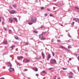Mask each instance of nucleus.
Wrapping results in <instances>:
<instances>
[{"mask_svg": "<svg viewBox=\"0 0 79 79\" xmlns=\"http://www.w3.org/2000/svg\"><path fill=\"white\" fill-rule=\"evenodd\" d=\"M36 22H37V18L34 16L32 17L31 20L28 22V23L30 25H32V24L35 23Z\"/></svg>", "mask_w": 79, "mask_h": 79, "instance_id": "1", "label": "nucleus"}, {"mask_svg": "<svg viewBox=\"0 0 79 79\" xmlns=\"http://www.w3.org/2000/svg\"><path fill=\"white\" fill-rule=\"evenodd\" d=\"M50 64H55L56 63V60L55 59H51L50 60Z\"/></svg>", "mask_w": 79, "mask_h": 79, "instance_id": "2", "label": "nucleus"}, {"mask_svg": "<svg viewBox=\"0 0 79 79\" xmlns=\"http://www.w3.org/2000/svg\"><path fill=\"white\" fill-rule=\"evenodd\" d=\"M23 61L24 63H29L30 62V60L25 58L23 60Z\"/></svg>", "mask_w": 79, "mask_h": 79, "instance_id": "3", "label": "nucleus"}, {"mask_svg": "<svg viewBox=\"0 0 79 79\" xmlns=\"http://www.w3.org/2000/svg\"><path fill=\"white\" fill-rule=\"evenodd\" d=\"M73 20L75 21L77 23H79V19L78 18L73 19Z\"/></svg>", "mask_w": 79, "mask_h": 79, "instance_id": "4", "label": "nucleus"}, {"mask_svg": "<svg viewBox=\"0 0 79 79\" xmlns=\"http://www.w3.org/2000/svg\"><path fill=\"white\" fill-rule=\"evenodd\" d=\"M9 20L10 21V23H12L13 22V19H12V17H10L9 18Z\"/></svg>", "mask_w": 79, "mask_h": 79, "instance_id": "5", "label": "nucleus"}, {"mask_svg": "<svg viewBox=\"0 0 79 79\" xmlns=\"http://www.w3.org/2000/svg\"><path fill=\"white\" fill-rule=\"evenodd\" d=\"M7 66H9V67H12V65L11 64L10 62H8L7 63Z\"/></svg>", "mask_w": 79, "mask_h": 79, "instance_id": "6", "label": "nucleus"}, {"mask_svg": "<svg viewBox=\"0 0 79 79\" xmlns=\"http://www.w3.org/2000/svg\"><path fill=\"white\" fill-rule=\"evenodd\" d=\"M9 71H10V72H11L12 71H13L14 70V69L11 68H10L9 69Z\"/></svg>", "mask_w": 79, "mask_h": 79, "instance_id": "7", "label": "nucleus"}, {"mask_svg": "<svg viewBox=\"0 0 79 79\" xmlns=\"http://www.w3.org/2000/svg\"><path fill=\"white\" fill-rule=\"evenodd\" d=\"M32 69L34 71H38V69L36 68H33Z\"/></svg>", "mask_w": 79, "mask_h": 79, "instance_id": "8", "label": "nucleus"}, {"mask_svg": "<svg viewBox=\"0 0 79 79\" xmlns=\"http://www.w3.org/2000/svg\"><path fill=\"white\" fill-rule=\"evenodd\" d=\"M10 13L11 14H14V13H15V10H12L10 12Z\"/></svg>", "mask_w": 79, "mask_h": 79, "instance_id": "9", "label": "nucleus"}, {"mask_svg": "<svg viewBox=\"0 0 79 79\" xmlns=\"http://www.w3.org/2000/svg\"><path fill=\"white\" fill-rule=\"evenodd\" d=\"M17 58L18 60H20V59H22V58H23V57L22 56H20L18 57Z\"/></svg>", "mask_w": 79, "mask_h": 79, "instance_id": "10", "label": "nucleus"}, {"mask_svg": "<svg viewBox=\"0 0 79 79\" xmlns=\"http://www.w3.org/2000/svg\"><path fill=\"white\" fill-rule=\"evenodd\" d=\"M44 36L41 34L40 35L39 37V38L40 39L42 38Z\"/></svg>", "mask_w": 79, "mask_h": 79, "instance_id": "11", "label": "nucleus"}, {"mask_svg": "<svg viewBox=\"0 0 79 79\" xmlns=\"http://www.w3.org/2000/svg\"><path fill=\"white\" fill-rule=\"evenodd\" d=\"M42 56L43 58H45V54H44V52H42Z\"/></svg>", "mask_w": 79, "mask_h": 79, "instance_id": "12", "label": "nucleus"}, {"mask_svg": "<svg viewBox=\"0 0 79 79\" xmlns=\"http://www.w3.org/2000/svg\"><path fill=\"white\" fill-rule=\"evenodd\" d=\"M15 38L16 39V40H18L19 39V38H18V36L15 35Z\"/></svg>", "mask_w": 79, "mask_h": 79, "instance_id": "13", "label": "nucleus"}, {"mask_svg": "<svg viewBox=\"0 0 79 79\" xmlns=\"http://www.w3.org/2000/svg\"><path fill=\"white\" fill-rule=\"evenodd\" d=\"M74 74V73H72V72H70L69 73V75L70 76V75H73Z\"/></svg>", "mask_w": 79, "mask_h": 79, "instance_id": "14", "label": "nucleus"}, {"mask_svg": "<svg viewBox=\"0 0 79 79\" xmlns=\"http://www.w3.org/2000/svg\"><path fill=\"white\" fill-rule=\"evenodd\" d=\"M40 39L41 40H45V39H46L43 36L42 38Z\"/></svg>", "mask_w": 79, "mask_h": 79, "instance_id": "15", "label": "nucleus"}, {"mask_svg": "<svg viewBox=\"0 0 79 79\" xmlns=\"http://www.w3.org/2000/svg\"><path fill=\"white\" fill-rule=\"evenodd\" d=\"M60 47H61V48H63L64 49H65V50H67V49H66V48L64 47L63 46H61Z\"/></svg>", "mask_w": 79, "mask_h": 79, "instance_id": "16", "label": "nucleus"}, {"mask_svg": "<svg viewBox=\"0 0 79 79\" xmlns=\"http://www.w3.org/2000/svg\"><path fill=\"white\" fill-rule=\"evenodd\" d=\"M15 45H13L12 46H11L10 47V48H11V50H13V48H14V47H15Z\"/></svg>", "mask_w": 79, "mask_h": 79, "instance_id": "17", "label": "nucleus"}, {"mask_svg": "<svg viewBox=\"0 0 79 79\" xmlns=\"http://www.w3.org/2000/svg\"><path fill=\"white\" fill-rule=\"evenodd\" d=\"M7 44H8V43H7V41H6L4 43V44H5V45H7Z\"/></svg>", "mask_w": 79, "mask_h": 79, "instance_id": "18", "label": "nucleus"}, {"mask_svg": "<svg viewBox=\"0 0 79 79\" xmlns=\"http://www.w3.org/2000/svg\"><path fill=\"white\" fill-rule=\"evenodd\" d=\"M13 19L15 20V21H16V22H18V20H17V19L16 18H13Z\"/></svg>", "mask_w": 79, "mask_h": 79, "instance_id": "19", "label": "nucleus"}, {"mask_svg": "<svg viewBox=\"0 0 79 79\" xmlns=\"http://www.w3.org/2000/svg\"><path fill=\"white\" fill-rule=\"evenodd\" d=\"M46 33H47V32H43L41 34V35H45V34Z\"/></svg>", "mask_w": 79, "mask_h": 79, "instance_id": "20", "label": "nucleus"}, {"mask_svg": "<svg viewBox=\"0 0 79 79\" xmlns=\"http://www.w3.org/2000/svg\"><path fill=\"white\" fill-rule=\"evenodd\" d=\"M69 78H73V77L72 75L69 76Z\"/></svg>", "mask_w": 79, "mask_h": 79, "instance_id": "21", "label": "nucleus"}, {"mask_svg": "<svg viewBox=\"0 0 79 79\" xmlns=\"http://www.w3.org/2000/svg\"><path fill=\"white\" fill-rule=\"evenodd\" d=\"M12 6L14 7V8H16V6H17L16 5H13Z\"/></svg>", "mask_w": 79, "mask_h": 79, "instance_id": "22", "label": "nucleus"}, {"mask_svg": "<svg viewBox=\"0 0 79 79\" xmlns=\"http://www.w3.org/2000/svg\"><path fill=\"white\" fill-rule=\"evenodd\" d=\"M48 58H51V55H50V54H49L48 55Z\"/></svg>", "mask_w": 79, "mask_h": 79, "instance_id": "23", "label": "nucleus"}, {"mask_svg": "<svg viewBox=\"0 0 79 79\" xmlns=\"http://www.w3.org/2000/svg\"><path fill=\"white\" fill-rule=\"evenodd\" d=\"M33 32L35 34H37L38 33V32L37 31H33Z\"/></svg>", "mask_w": 79, "mask_h": 79, "instance_id": "24", "label": "nucleus"}, {"mask_svg": "<svg viewBox=\"0 0 79 79\" xmlns=\"http://www.w3.org/2000/svg\"><path fill=\"white\" fill-rule=\"evenodd\" d=\"M25 45H28L29 44L27 42H25Z\"/></svg>", "mask_w": 79, "mask_h": 79, "instance_id": "25", "label": "nucleus"}, {"mask_svg": "<svg viewBox=\"0 0 79 79\" xmlns=\"http://www.w3.org/2000/svg\"><path fill=\"white\" fill-rule=\"evenodd\" d=\"M66 42L67 43H69V42H71V41H70V40H69L66 41Z\"/></svg>", "mask_w": 79, "mask_h": 79, "instance_id": "26", "label": "nucleus"}, {"mask_svg": "<svg viewBox=\"0 0 79 79\" xmlns=\"http://www.w3.org/2000/svg\"><path fill=\"white\" fill-rule=\"evenodd\" d=\"M68 36L69 37H71V36L69 34V33H68Z\"/></svg>", "mask_w": 79, "mask_h": 79, "instance_id": "27", "label": "nucleus"}, {"mask_svg": "<svg viewBox=\"0 0 79 79\" xmlns=\"http://www.w3.org/2000/svg\"><path fill=\"white\" fill-rule=\"evenodd\" d=\"M57 42H61V41L60 40H57Z\"/></svg>", "mask_w": 79, "mask_h": 79, "instance_id": "28", "label": "nucleus"}, {"mask_svg": "<svg viewBox=\"0 0 79 79\" xmlns=\"http://www.w3.org/2000/svg\"><path fill=\"white\" fill-rule=\"evenodd\" d=\"M52 53L53 56H55V53H54V52H52Z\"/></svg>", "mask_w": 79, "mask_h": 79, "instance_id": "29", "label": "nucleus"}, {"mask_svg": "<svg viewBox=\"0 0 79 79\" xmlns=\"http://www.w3.org/2000/svg\"><path fill=\"white\" fill-rule=\"evenodd\" d=\"M41 10H44V7H42L41 8Z\"/></svg>", "mask_w": 79, "mask_h": 79, "instance_id": "30", "label": "nucleus"}, {"mask_svg": "<svg viewBox=\"0 0 79 79\" xmlns=\"http://www.w3.org/2000/svg\"><path fill=\"white\" fill-rule=\"evenodd\" d=\"M37 58H38V60H40V59H41V57H39Z\"/></svg>", "mask_w": 79, "mask_h": 79, "instance_id": "31", "label": "nucleus"}, {"mask_svg": "<svg viewBox=\"0 0 79 79\" xmlns=\"http://www.w3.org/2000/svg\"><path fill=\"white\" fill-rule=\"evenodd\" d=\"M74 22H73L71 23V25H74Z\"/></svg>", "mask_w": 79, "mask_h": 79, "instance_id": "32", "label": "nucleus"}, {"mask_svg": "<svg viewBox=\"0 0 79 79\" xmlns=\"http://www.w3.org/2000/svg\"><path fill=\"white\" fill-rule=\"evenodd\" d=\"M14 43H15V44H18V42H14Z\"/></svg>", "mask_w": 79, "mask_h": 79, "instance_id": "33", "label": "nucleus"}, {"mask_svg": "<svg viewBox=\"0 0 79 79\" xmlns=\"http://www.w3.org/2000/svg\"><path fill=\"white\" fill-rule=\"evenodd\" d=\"M44 16H47V14L46 13L44 14Z\"/></svg>", "mask_w": 79, "mask_h": 79, "instance_id": "34", "label": "nucleus"}, {"mask_svg": "<svg viewBox=\"0 0 79 79\" xmlns=\"http://www.w3.org/2000/svg\"><path fill=\"white\" fill-rule=\"evenodd\" d=\"M50 15V16H51V17H53V15H52V14H50V15Z\"/></svg>", "mask_w": 79, "mask_h": 79, "instance_id": "35", "label": "nucleus"}, {"mask_svg": "<svg viewBox=\"0 0 79 79\" xmlns=\"http://www.w3.org/2000/svg\"><path fill=\"white\" fill-rule=\"evenodd\" d=\"M63 70H66V69H67L65 68H63Z\"/></svg>", "mask_w": 79, "mask_h": 79, "instance_id": "36", "label": "nucleus"}, {"mask_svg": "<svg viewBox=\"0 0 79 79\" xmlns=\"http://www.w3.org/2000/svg\"><path fill=\"white\" fill-rule=\"evenodd\" d=\"M75 8L76 9H77V10H79V8L77 7H75Z\"/></svg>", "mask_w": 79, "mask_h": 79, "instance_id": "37", "label": "nucleus"}, {"mask_svg": "<svg viewBox=\"0 0 79 79\" xmlns=\"http://www.w3.org/2000/svg\"><path fill=\"white\" fill-rule=\"evenodd\" d=\"M47 10H48V11H50V9H49V8L48 9H47Z\"/></svg>", "mask_w": 79, "mask_h": 79, "instance_id": "38", "label": "nucleus"}, {"mask_svg": "<svg viewBox=\"0 0 79 79\" xmlns=\"http://www.w3.org/2000/svg\"><path fill=\"white\" fill-rule=\"evenodd\" d=\"M53 69V68H50L49 69V70H51V69Z\"/></svg>", "mask_w": 79, "mask_h": 79, "instance_id": "39", "label": "nucleus"}, {"mask_svg": "<svg viewBox=\"0 0 79 79\" xmlns=\"http://www.w3.org/2000/svg\"><path fill=\"white\" fill-rule=\"evenodd\" d=\"M50 59V58H47V60H48V61H49V60Z\"/></svg>", "mask_w": 79, "mask_h": 79, "instance_id": "40", "label": "nucleus"}, {"mask_svg": "<svg viewBox=\"0 0 79 79\" xmlns=\"http://www.w3.org/2000/svg\"><path fill=\"white\" fill-rule=\"evenodd\" d=\"M24 71H27V69H24Z\"/></svg>", "mask_w": 79, "mask_h": 79, "instance_id": "41", "label": "nucleus"}, {"mask_svg": "<svg viewBox=\"0 0 79 79\" xmlns=\"http://www.w3.org/2000/svg\"><path fill=\"white\" fill-rule=\"evenodd\" d=\"M72 60V59H71V58H70L69 59V61H71Z\"/></svg>", "mask_w": 79, "mask_h": 79, "instance_id": "42", "label": "nucleus"}, {"mask_svg": "<svg viewBox=\"0 0 79 79\" xmlns=\"http://www.w3.org/2000/svg\"><path fill=\"white\" fill-rule=\"evenodd\" d=\"M4 30H5V31H6V28L5 27L4 28Z\"/></svg>", "mask_w": 79, "mask_h": 79, "instance_id": "43", "label": "nucleus"}, {"mask_svg": "<svg viewBox=\"0 0 79 79\" xmlns=\"http://www.w3.org/2000/svg\"><path fill=\"white\" fill-rule=\"evenodd\" d=\"M0 79H5V78H4V77H2V78H1Z\"/></svg>", "mask_w": 79, "mask_h": 79, "instance_id": "44", "label": "nucleus"}, {"mask_svg": "<svg viewBox=\"0 0 79 79\" xmlns=\"http://www.w3.org/2000/svg\"><path fill=\"white\" fill-rule=\"evenodd\" d=\"M6 55V53H3V54H2V55Z\"/></svg>", "mask_w": 79, "mask_h": 79, "instance_id": "45", "label": "nucleus"}, {"mask_svg": "<svg viewBox=\"0 0 79 79\" xmlns=\"http://www.w3.org/2000/svg\"><path fill=\"white\" fill-rule=\"evenodd\" d=\"M43 73H45V71H43Z\"/></svg>", "mask_w": 79, "mask_h": 79, "instance_id": "46", "label": "nucleus"}, {"mask_svg": "<svg viewBox=\"0 0 79 79\" xmlns=\"http://www.w3.org/2000/svg\"><path fill=\"white\" fill-rule=\"evenodd\" d=\"M9 8H12V7H11V6H9Z\"/></svg>", "mask_w": 79, "mask_h": 79, "instance_id": "47", "label": "nucleus"}, {"mask_svg": "<svg viewBox=\"0 0 79 79\" xmlns=\"http://www.w3.org/2000/svg\"><path fill=\"white\" fill-rule=\"evenodd\" d=\"M36 76H39V74H36Z\"/></svg>", "mask_w": 79, "mask_h": 79, "instance_id": "48", "label": "nucleus"}, {"mask_svg": "<svg viewBox=\"0 0 79 79\" xmlns=\"http://www.w3.org/2000/svg\"><path fill=\"white\" fill-rule=\"evenodd\" d=\"M30 40H33V38H31L30 39Z\"/></svg>", "mask_w": 79, "mask_h": 79, "instance_id": "49", "label": "nucleus"}, {"mask_svg": "<svg viewBox=\"0 0 79 79\" xmlns=\"http://www.w3.org/2000/svg\"><path fill=\"white\" fill-rule=\"evenodd\" d=\"M51 42H53V39H52L51 40Z\"/></svg>", "mask_w": 79, "mask_h": 79, "instance_id": "50", "label": "nucleus"}, {"mask_svg": "<svg viewBox=\"0 0 79 79\" xmlns=\"http://www.w3.org/2000/svg\"><path fill=\"white\" fill-rule=\"evenodd\" d=\"M77 69H78V71L79 72V67H77Z\"/></svg>", "mask_w": 79, "mask_h": 79, "instance_id": "51", "label": "nucleus"}, {"mask_svg": "<svg viewBox=\"0 0 79 79\" xmlns=\"http://www.w3.org/2000/svg\"><path fill=\"white\" fill-rule=\"evenodd\" d=\"M35 59L36 60H38V58H35Z\"/></svg>", "mask_w": 79, "mask_h": 79, "instance_id": "52", "label": "nucleus"}, {"mask_svg": "<svg viewBox=\"0 0 79 79\" xmlns=\"http://www.w3.org/2000/svg\"><path fill=\"white\" fill-rule=\"evenodd\" d=\"M68 48H70V46H68Z\"/></svg>", "mask_w": 79, "mask_h": 79, "instance_id": "53", "label": "nucleus"}, {"mask_svg": "<svg viewBox=\"0 0 79 79\" xmlns=\"http://www.w3.org/2000/svg\"><path fill=\"white\" fill-rule=\"evenodd\" d=\"M2 24H4V22H2Z\"/></svg>", "mask_w": 79, "mask_h": 79, "instance_id": "54", "label": "nucleus"}, {"mask_svg": "<svg viewBox=\"0 0 79 79\" xmlns=\"http://www.w3.org/2000/svg\"><path fill=\"white\" fill-rule=\"evenodd\" d=\"M60 26H63L62 25V24H60Z\"/></svg>", "mask_w": 79, "mask_h": 79, "instance_id": "55", "label": "nucleus"}, {"mask_svg": "<svg viewBox=\"0 0 79 79\" xmlns=\"http://www.w3.org/2000/svg\"><path fill=\"white\" fill-rule=\"evenodd\" d=\"M44 27H41V29H42V28H44Z\"/></svg>", "mask_w": 79, "mask_h": 79, "instance_id": "56", "label": "nucleus"}, {"mask_svg": "<svg viewBox=\"0 0 79 79\" xmlns=\"http://www.w3.org/2000/svg\"><path fill=\"white\" fill-rule=\"evenodd\" d=\"M19 65H21V64H19Z\"/></svg>", "mask_w": 79, "mask_h": 79, "instance_id": "57", "label": "nucleus"}, {"mask_svg": "<svg viewBox=\"0 0 79 79\" xmlns=\"http://www.w3.org/2000/svg\"><path fill=\"white\" fill-rule=\"evenodd\" d=\"M57 79H61L60 78H58Z\"/></svg>", "mask_w": 79, "mask_h": 79, "instance_id": "58", "label": "nucleus"}, {"mask_svg": "<svg viewBox=\"0 0 79 79\" xmlns=\"http://www.w3.org/2000/svg\"><path fill=\"white\" fill-rule=\"evenodd\" d=\"M55 37L56 38V39H57V37L56 36H55Z\"/></svg>", "mask_w": 79, "mask_h": 79, "instance_id": "59", "label": "nucleus"}, {"mask_svg": "<svg viewBox=\"0 0 79 79\" xmlns=\"http://www.w3.org/2000/svg\"><path fill=\"white\" fill-rule=\"evenodd\" d=\"M0 22H1V19L0 18Z\"/></svg>", "mask_w": 79, "mask_h": 79, "instance_id": "60", "label": "nucleus"}, {"mask_svg": "<svg viewBox=\"0 0 79 79\" xmlns=\"http://www.w3.org/2000/svg\"><path fill=\"white\" fill-rule=\"evenodd\" d=\"M56 76H55V78H56Z\"/></svg>", "mask_w": 79, "mask_h": 79, "instance_id": "61", "label": "nucleus"}, {"mask_svg": "<svg viewBox=\"0 0 79 79\" xmlns=\"http://www.w3.org/2000/svg\"><path fill=\"white\" fill-rule=\"evenodd\" d=\"M9 31H11V30H9Z\"/></svg>", "mask_w": 79, "mask_h": 79, "instance_id": "62", "label": "nucleus"}, {"mask_svg": "<svg viewBox=\"0 0 79 79\" xmlns=\"http://www.w3.org/2000/svg\"><path fill=\"white\" fill-rule=\"evenodd\" d=\"M51 71H53V70H52Z\"/></svg>", "mask_w": 79, "mask_h": 79, "instance_id": "63", "label": "nucleus"}, {"mask_svg": "<svg viewBox=\"0 0 79 79\" xmlns=\"http://www.w3.org/2000/svg\"><path fill=\"white\" fill-rule=\"evenodd\" d=\"M54 79H56V78H55Z\"/></svg>", "mask_w": 79, "mask_h": 79, "instance_id": "64", "label": "nucleus"}]
</instances>
